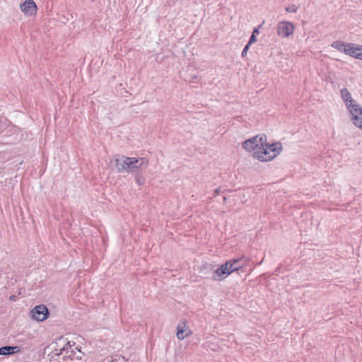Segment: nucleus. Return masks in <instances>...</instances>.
Wrapping results in <instances>:
<instances>
[{"label":"nucleus","instance_id":"nucleus-2","mask_svg":"<svg viewBox=\"0 0 362 362\" xmlns=\"http://www.w3.org/2000/svg\"><path fill=\"white\" fill-rule=\"evenodd\" d=\"M115 165L118 172L136 173L148 166L145 158L120 156L115 158Z\"/></svg>","mask_w":362,"mask_h":362},{"label":"nucleus","instance_id":"nucleus-10","mask_svg":"<svg viewBox=\"0 0 362 362\" xmlns=\"http://www.w3.org/2000/svg\"><path fill=\"white\" fill-rule=\"evenodd\" d=\"M191 334L189 330L187 329L186 322H182L177 326V337L182 340Z\"/></svg>","mask_w":362,"mask_h":362},{"label":"nucleus","instance_id":"nucleus-17","mask_svg":"<svg viewBox=\"0 0 362 362\" xmlns=\"http://www.w3.org/2000/svg\"><path fill=\"white\" fill-rule=\"evenodd\" d=\"M248 48H249V47H247V45H246V46L244 47V49H243V50L242 52V56L243 57H245L247 54Z\"/></svg>","mask_w":362,"mask_h":362},{"label":"nucleus","instance_id":"nucleus-5","mask_svg":"<svg viewBox=\"0 0 362 362\" xmlns=\"http://www.w3.org/2000/svg\"><path fill=\"white\" fill-rule=\"evenodd\" d=\"M32 317L37 321H43L49 315V311L46 306L40 305L35 306L31 311Z\"/></svg>","mask_w":362,"mask_h":362},{"label":"nucleus","instance_id":"nucleus-4","mask_svg":"<svg viewBox=\"0 0 362 362\" xmlns=\"http://www.w3.org/2000/svg\"><path fill=\"white\" fill-rule=\"evenodd\" d=\"M293 25L288 21H281L277 25V34L281 37H288L293 33Z\"/></svg>","mask_w":362,"mask_h":362},{"label":"nucleus","instance_id":"nucleus-14","mask_svg":"<svg viewBox=\"0 0 362 362\" xmlns=\"http://www.w3.org/2000/svg\"><path fill=\"white\" fill-rule=\"evenodd\" d=\"M298 7L294 4L288 6L286 8V11L290 13H296L298 10Z\"/></svg>","mask_w":362,"mask_h":362},{"label":"nucleus","instance_id":"nucleus-15","mask_svg":"<svg viewBox=\"0 0 362 362\" xmlns=\"http://www.w3.org/2000/svg\"><path fill=\"white\" fill-rule=\"evenodd\" d=\"M136 182L139 185H142L145 182V179L143 176L138 175L136 176Z\"/></svg>","mask_w":362,"mask_h":362},{"label":"nucleus","instance_id":"nucleus-21","mask_svg":"<svg viewBox=\"0 0 362 362\" xmlns=\"http://www.w3.org/2000/svg\"><path fill=\"white\" fill-rule=\"evenodd\" d=\"M67 346H71V345H70V342H69V341L67 343Z\"/></svg>","mask_w":362,"mask_h":362},{"label":"nucleus","instance_id":"nucleus-9","mask_svg":"<svg viewBox=\"0 0 362 362\" xmlns=\"http://www.w3.org/2000/svg\"><path fill=\"white\" fill-rule=\"evenodd\" d=\"M347 55H349L352 57H355L359 59H362V47L356 45L355 44H349L347 50Z\"/></svg>","mask_w":362,"mask_h":362},{"label":"nucleus","instance_id":"nucleus-11","mask_svg":"<svg viewBox=\"0 0 362 362\" xmlns=\"http://www.w3.org/2000/svg\"><path fill=\"white\" fill-rule=\"evenodd\" d=\"M331 46L339 52L346 54L349 43H345L341 41H334Z\"/></svg>","mask_w":362,"mask_h":362},{"label":"nucleus","instance_id":"nucleus-3","mask_svg":"<svg viewBox=\"0 0 362 362\" xmlns=\"http://www.w3.org/2000/svg\"><path fill=\"white\" fill-rule=\"evenodd\" d=\"M235 261H228L218 267L213 273L212 279L221 281L226 279L232 272L238 270L239 266H234Z\"/></svg>","mask_w":362,"mask_h":362},{"label":"nucleus","instance_id":"nucleus-8","mask_svg":"<svg viewBox=\"0 0 362 362\" xmlns=\"http://www.w3.org/2000/svg\"><path fill=\"white\" fill-rule=\"evenodd\" d=\"M21 11L28 15H33L36 13L37 6L33 0H25L21 4Z\"/></svg>","mask_w":362,"mask_h":362},{"label":"nucleus","instance_id":"nucleus-19","mask_svg":"<svg viewBox=\"0 0 362 362\" xmlns=\"http://www.w3.org/2000/svg\"><path fill=\"white\" fill-rule=\"evenodd\" d=\"M14 298H15V296H11L10 297V299H11V300H14Z\"/></svg>","mask_w":362,"mask_h":362},{"label":"nucleus","instance_id":"nucleus-12","mask_svg":"<svg viewBox=\"0 0 362 362\" xmlns=\"http://www.w3.org/2000/svg\"><path fill=\"white\" fill-rule=\"evenodd\" d=\"M20 351L18 346H6L0 348V355H9Z\"/></svg>","mask_w":362,"mask_h":362},{"label":"nucleus","instance_id":"nucleus-6","mask_svg":"<svg viewBox=\"0 0 362 362\" xmlns=\"http://www.w3.org/2000/svg\"><path fill=\"white\" fill-rule=\"evenodd\" d=\"M353 124L362 129V107L359 105L349 110Z\"/></svg>","mask_w":362,"mask_h":362},{"label":"nucleus","instance_id":"nucleus-7","mask_svg":"<svg viewBox=\"0 0 362 362\" xmlns=\"http://www.w3.org/2000/svg\"><path fill=\"white\" fill-rule=\"evenodd\" d=\"M341 97L343 99L348 110H350L355 107H357L358 105H359V104L352 98L351 93L346 88H342L341 90Z\"/></svg>","mask_w":362,"mask_h":362},{"label":"nucleus","instance_id":"nucleus-18","mask_svg":"<svg viewBox=\"0 0 362 362\" xmlns=\"http://www.w3.org/2000/svg\"><path fill=\"white\" fill-rule=\"evenodd\" d=\"M105 362H119L116 359H112V358H106Z\"/></svg>","mask_w":362,"mask_h":362},{"label":"nucleus","instance_id":"nucleus-20","mask_svg":"<svg viewBox=\"0 0 362 362\" xmlns=\"http://www.w3.org/2000/svg\"><path fill=\"white\" fill-rule=\"evenodd\" d=\"M253 33H254V34H255V33H258V30H257V29H255V30H254V31H253Z\"/></svg>","mask_w":362,"mask_h":362},{"label":"nucleus","instance_id":"nucleus-1","mask_svg":"<svg viewBox=\"0 0 362 362\" xmlns=\"http://www.w3.org/2000/svg\"><path fill=\"white\" fill-rule=\"evenodd\" d=\"M243 148L252 152L254 158L262 162H267L276 158L281 151V143L268 144L264 134L257 135L243 143Z\"/></svg>","mask_w":362,"mask_h":362},{"label":"nucleus","instance_id":"nucleus-16","mask_svg":"<svg viewBox=\"0 0 362 362\" xmlns=\"http://www.w3.org/2000/svg\"><path fill=\"white\" fill-rule=\"evenodd\" d=\"M257 41V37L254 33H252V35L250 36V40L248 42L247 47H250L252 44L255 43Z\"/></svg>","mask_w":362,"mask_h":362},{"label":"nucleus","instance_id":"nucleus-13","mask_svg":"<svg viewBox=\"0 0 362 362\" xmlns=\"http://www.w3.org/2000/svg\"><path fill=\"white\" fill-rule=\"evenodd\" d=\"M230 261H235L236 262L234 263V266H239L238 267V269H240L241 267H243L244 266V264L246 263V260L245 259V257H241L240 259H231Z\"/></svg>","mask_w":362,"mask_h":362}]
</instances>
